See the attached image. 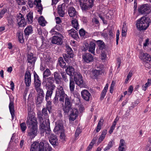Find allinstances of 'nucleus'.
<instances>
[{
  "label": "nucleus",
  "mask_w": 151,
  "mask_h": 151,
  "mask_svg": "<svg viewBox=\"0 0 151 151\" xmlns=\"http://www.w3.org/2000/svg\"><path fill=\"white\" fill-rule=\"evenodd\" d=\"M39 121L40 123V129L41 134L43 135L44 133L45 132V136L49 137L53 134L51 133L50 127V122L49 119H47L45 122L42 117H39Z\"/></svg>",
  "instance_id": "obj_1"
},
{
  "label": "nucleus",
  "mask_w": 151,
  "mask_h": 151,
  "mask_svg": "<svg viewBox=\"0 0 151 151\" xmlns=\"http://www.w3.org/2000/svg\"><path fill=\"white\" fill-rule=\"evenodd\" d=\"M150 22V21L149 18L142 17L137 21L136 27L139 30H145L148 27Z\"/></svg>",
  "instance_id": "obj_2"
},
{
  "label": "nucleus",
  "mask_w": 151,
  "mask_h": 151,
  "mask_svg": "<svg viewBox=\"0 0 151 151\" xmlns=\"http://www.w3.org/2000/svg\"><path fill=\"white\" fill-rule=\"evenodd\" d=\"M51 148L47 146L44 150V144L43 142L39 143L35 142L33 143L31 145L30 151H50Z\"/></svg>",
  "instance_id": "obj_3"
},
{
  "label": "nucleus",
  "mask_w": 151,
  "mask_h": 151,
  "mask_svg": "<svg viewBox=\"0 0 151 151\" xmlns=\"http://www.w3.org/2000/svg\"><path fill=\"white\" fill-rule=\"evenodd\" d=\"M28 127L37 126V119L35 117V114L32 112L28 113V116L26 122Z\"/></svg>",
  "instance_id": "obj_4"
},
{
  "label": "nucleus",
  "mask_w": 151,
  "mask_h": 151,
  "mask_svg": "<svg viewBox=\"0 0 151 151\" xmlns=\"http://www.w3.org/2000/svg\"><path fill=\"white\" fill-rule=\"evenodd\" d=\"M94 0H80V5L83 10L86 11L91 8L93 6Z\"/></svg>",
  "instance_id": "obj_5"
},
{
  "label": "nucleus",
  "mask_w": 151,
  "mask_h": 151,
  "mask_svg": "<svg viewBox=\"0 0 151 151\" xmlns=\"http://www.w3.org/2000/svg\"><path fill=\"white\" fill-rule=\"evenodd\" d=\"M54 81V79L53 77L44 78L42 83L46 89L50 88L52 90L54 89L55 86L53 83Z\"/></svg>",
  "instance_id": "obj_6"
},
{
  "label": "nucleus",
  "mask_w": 151,
  "mask_h": 151,
  "mask_svg": "<svg viewBox=\"0 0 151 151\" xmlns=\"http://www.w3.org/2000/svg\"><path fill=\"white\" fill-rule=\"evenodd\" d=\"M65 105L63 106V110L65 113H68L72 109V102L71 99L67 96L65 97Z\"/></svg>",
  "instance_id": "obj_7"
},
{
  "label": "nucleus",
  "mask_w": 151,
  "mask_h": 151,
  "mask_svg": "<svg viewBox=\"0 0 151 151\" xmlns=\"http://www.w3.org/2000/svg\"><path fill=\"white\" fill-rule=\"evenodd\" d=\"M138 11L140 14H147L151 12V7L147 4L142 5L139 6Z\"/></svg>",
  "instance_id": "obj_8"
},
{
  "label": "nucleus",
  "mask_w": 151,
  "mask_h": 151,
  "mask_svg": "<svg viewBox=\"0 0 151 151\" xmlns=\"http://www.w3.org/2000/svg\"><path fill=\"white\" fill-rule=\"evenodd\" d=\"M55 95H56V96L60 97L59 101H62L63 103L64 102L65 97L67 96L65 93L63 88L62 86L60 85L58 86L57 88Z\"/></svg>",
  "instance_id": "obj_9"
},
{
  "label": "nucleus",
  "mask_w": 151,
  "mask_h": 151,
  "mask_svg": "<svg viewBox=\"0 0 151 151\" xmlns=\"http://www.w3.org/2000/svg\"><path fill=\"white\" fill-rule=\"evenodd\" d=\"M66 50L68 54H63V57L65 61L68 63L70 61V58L73 57V54L72 49L69 46H66Z\"/></svg>",
  "instance_id": "obj_10"
},
{
  "label": "nucleus",
  "mask_w": 151,
  "mask_h": 151,
  "mask_svg": "<svg viewBox=\"0 0 151 151\" xmlns=\"http://www.w3.org/2000/svg\"><path fill=\"white\" fill-rule=\"evenodd\" d=\"M29 129L28 131L27 136L31 139L34 138L37 135V126L28 127Z\"/></svg>",
  "instance_id": "obj_11"
},
{
  "label": "nucleus",
  "mask_w": 151,
  "mask_h": 151,
  "mask_svg": "<svg viewBox=\"0 0 151 151\" xmlns=\"http://www.w3.org/2000/svg\"><path fill=\"white\" fill-rule=\"evenodd\" d=\"M74 80L76 83L80 87L82 86L83 81L82 75L79 73H76L74 76Z\"/></svg>",
  "instance_id": "obj_12"
},
{
  "label": "nucleus",
  "mask_w": 151,
  "mask_h": 151,
  "mask_svg": "<svg viewBox=\"0 0 151 151\" xmlns=\"http://www.w3.org/2000/svg\"><path fill=\"white\" fill-rule=\"evenodd\" d=\"M70 113L69 116V120L70 122L74 121L78 116V112L77 109L73 108L70 109Z\"/></svg>",
  "instance_id": "obj_13"
},
{
  "label": "nucleus",
  "mask_w": 151,
  "mask_h": 151,
  "mask_svg": "<svg viewBox=\"0 0 151 151\" xmlns=\"http://www.w3.org/2000/svg\"><path fill=\"white\" fill-rule=\"evenodd\" d=\"M24 80L26 85L27 86H29L31 83V74L30 72L27 71L24 75Z\"/></svg>",
  "instance_id": "obj_14"
},
{
  "label": "nucleus",
  "mask_w": 151,
  "mask_h": 151,
  "mask_svg": "<svg viewBox=\"0 0 151 151\" xmlns=\"http://www.w3.org/2000/svg\"><path fill=\"white\" fill-rule=\"evenodd\" d=\"M37 92L38 94L37 96L35 99L36 103L37 104L39 105L41 104L42 101L44 96V93L43 90Z\"/></svg>",
  "instance_id": "obj_15"
},
{
  "label": "nucleus",
  "mask_w": 151,
  "mask_h": 151,
  "mask_svg": "<svg viewBox=\"0 0 151 151\" xmlns=\"http://www.w3.org/2000/svg\"><path fill=\"white\" fill-rule=\"evenodd\" d=\"M81 96L82 98L84 100L88 101L90 98L91 97V93L87 90H84L81 92Z\"/></svg>",
  "instance_id": "obj_16"
},
{
  "label": "nucleus",
  "mask_w": 151,
  "mask_h": 151,
  "mask_svg": "<svg viewBox=\"0 0 151 151\" xmlns=\"http://www.w3.org/2000/svg\"><path fill=\"white\" fill-rule=\"evenodd\" d=\"M140 58L142 60L143 62H151V58L150 55L147 53H141L140 54Z\"/></svg>",
  "instance_id": "obj_17"
},
{
  "label": "nucleus",
  "mask_w": 151,
  "mask_h": 151,
  "mask_svg": "<svg viewBox=\"0 0 151 151\" xmlns=\"http://www.w3.org/2000/svg\"><path fill=\"white\" fill-rule=\"evenodd\" d=\"M84 60L87 63L92 62L93 60V56L89 53L84 54L82 56Z\"/></svg>",
  "instance_id": "obj_18"
},
{
  "label": "nucleus",
  "mask_w": 151,
  "mask_h": 151,
  "mask_svg": "<svg viewBox=\"0 0 151 151\" xmlns=\"http://www.w3.org/2000/svg\"><path fill=\"white\" fill-rule=\"evenodd\" d=\"M17 19L18 25L19 27H24L25 25V20L21 14L20 13L17 16Z\"/></svg>",
  "instance_id": "obj_19"
},
{
  "label": "nucleus",
  "mask_w": 151,
  "mask_h": 151,
  "mask_svg": "<svg viewBox=\"0 0 151 151\" xmlns=\"http://www.w3.org/2000/svg\"><path fill=\"white\" fill-rule=\"evenodd\" d=\"M9 108L10 112L11 114L12 119L14 118V99L12 98H10V103L9 104Z\"/></svg>",
  "instance_id": "obj_20"
},
{
  "label": "nucleus",
  "mask_w": 151,
  "mask_h": 151,
  "mask_svg": "<svg viewBox=\"0 0 151 151\" xmlns=\"http://www.w3.org/2000/svg\"><path fill=\"white\" fill-rule=\"evenodd\" d=\"M62 37L57 36H54L53 37L52 40V42L55 44H57L58 45H60L62 43Z\"/></svg>",
  "instance_id": "obj_21"
},
{
  "label": "nucleus",
  "mask_w": 151,
  "mask_h": 151,
  "mask_svg": "<svg viewBox=\"0 0 151 151\" xmlns=\"http://www.w3.org/2000/svg\"><path fill=\"white\" fill-rule=\"evenodd\" d=\"M66 68L65 71L67 74L70 76H75V74L76 73L78 72H75V70L73 68L72 66H66Z\"/></svg>",
  "instance_id": "obj_22"
},
{
  "label": "nucleus",
  "mask_w": 151,
  "mask_h": 151,
  "mask_svg": "<svg viewBox=\"0 0 151 151\" xmlns=\"http://www.w3.org/2000/svg\"><path fill=\"white\" fill-rule=\"evenodd\" d=\"M69 35L75 40H77L78 39V32L73 29H72L68 31Z\"/></svg>",
  "instance_id": "obj_23"
},
{
  "label": "nucleus",
  "mask_w": 151,
  "mask_h": 151,
  "mask_svg": "<svg viewBox=\"0 0 151 151\" xmlns=\"http://www.w3.org/2000/svg\"><path fill=\"white\" fill-rule=\"evenodd\" d=\"M107 131L106 129H104L102 130L101 134L98 139V144L101 142L105 139L106 135L107 134Z\"/></svg>",
  "instance_id": "obj_24"
},
{
  "label": "nucleus",
  "mask_w": 151,
  "mask_h": 151,
  "mask_svg": "<svg viewBox=\"0 0 151 151\" xmlns=\"http://www.w3.org/2000/svg\"><path fill=\"white\" fill-rule=\"evenodd\" d=\"M68 12L69 16L71 17H74L77 14V12L73 7L68 8Z\"/></svg>",
  "instance_id": "obj_25"
},
{
  "label": "nucleus",
  "mask_w": 151,
  "mask_h": 151,
  "mask_svg": "<svg viewBox=\"0 0 151 151\" xmlns=\"http://www.w3.org/2000/svg\"><path fill=\"white\" fill-rule=\"evenodd\" d=\"M125 142L123 139L120 140L119 147V151H125Z\"/></svg>",
  "instance_id": "obj_26"
},
{
  "label": "nucleus",
  "mask_w": 151,
  "mask_h": 151,
  "mask_svg": "<svg viewBox=\"0 0 151 151\" xmlns=\"http://www.w3.org/2000/svg\"><path fill=\"white\" fill-rule=\"evenodd\" d=\"M48 138L49 141L52 145H54L56 144L58 141L57 137L53 134L51 136H50Z\"/></svg>",
  "instance_id": "obj_27"
},
{
  "label": "nucleus",
  "mask_w": 151,
  "mask_h": 151,
  "mask_svg": "<svg viewBox=\"0 0 151 151\" xmlns=\"http://www.w3.org/2000/svg\"><path fill=\"white\" fill-rule=\"evenodd\" d=\"M47 90L45 96V100L47 101L49 99V98H51L54 89L52 90L50 88L46 89Z\"/></svg>",
  "instance_id": "obj_28"
},
{
  "label": "nucleus",
  "mask_w": 151,
  "mask_h": 151,
  "mask_svg": "<svg viewBox=\"0 0 151 151\" xmlns=\"http://www.w3.org/2000/svg\"><path fill=\"white\" fill-rule=\"evenodd\" d=\"M27 60L28 63H32L35 62L36 60V58L33 56V54L32 53H30L27 56Z\"/></svg>",
  "instance_id": "obj_29"
},
{
  "label": "nucleus",
  "mask_w": 151,
  "mask_h": 151,
  "mask_svg": "<svg viewBox=\"0 0 151 151\" xmlns=\"http://www.w3.org/2000/svg\"><path fill=\"white\" fill-rule=\"evenodd\" d=\"M95 44L92 42H90L89 47L88 51L94 55Z\"/></svg>",
  "instance_id": "obj_30"
},
{
  "label": "nucleus",
  "mask_w": 151,
  "mask_h": 151,
  "mask_svg": "<svg viewBox=\"0 0 151 151\" xmlns=\"http://www.w3.org/2000/svg\"><path fill=\"white\" fill-rule=\"evenodd\" d=\"M41 82L40 81H34V86L37 91L43 90L42 89H41L40 88V86L41 85Z\"/></svg>",
  "instance_id": "obj_31"
},
{
  "label": "nucleus",
  "mask_w": 151,
  "mask_h": 151,
  "mask_svg": "<svg viewBox=\"0 0 151 151\" xmlns=\"http://www.w3.org/2000/svg\"><path fill=\"white\" fill-rule=\"evenodd\" d=\"M108 87V84H106L104 89L103 90L101 93V96L100 98V99L101 100H103L105 97L106 95V93L107 91Z\"/></svg>",
  "instance_id": "obj_32"
},
{
  "label": "nucleus",
  "mask_w": 151,
  "mask_h": 151,
  "mask_svg": "<svg viewBox=\"0 0 151 151\" xmlns=\"http://www.w3.org/2000/svg\"><path fill=\"white\" fill-rule=\"evenodd\" d=\"M33 30L32 27L29 26L27 27L24 30V32L26 35H29L31 34Z\"/></svg>",
  "instance_id": "obj_33"
},
{
  "label": "nucleus",
  "mask_w": 151,
  "mask_h": 151,
  "mask_svg": "<svg viewBox=\"0 0 151 151\" xmlns=\"http://www.w3.org/2000/svg\"><path fill=\"white\" fill-rule=\"evenodd\" d=\"M58 64L62 68H66V63L62 57H60L58 60Z\"/></svg>",
  "instance_id": "obj_34"
},
{
  "label": "nucleus",
  "mask_w": 151,
  "mask_h": 151,
  "mask_svg": "<svg viewBox=\"0 0 151 151\" xmlns=\"http://www.w3.org/2000/svg\"><path fill=\"white\" fill-rule=\"evenodd\" d=\"M97 44L100 50L104 49L105 48V45L104 42L101 40H99L96 41Z\"/></svg>",
  "instance_id": "obj_35"
},
{
  "label": "nucleus",
  "mask_w": 151,
  "mask_h": 151,
  "mask_svg": "<svg viewBox=\"0 0 151 151\" xmlns=\"http://www.w3.org/2000/svg\"><path fill=\"white\" fill-rule=\"evenodd\" d=\"M102 119H101L99 121L97 127L95 129V130H96V132H99L101 129V127L103 124Z\"/></svg>",
  "instance_id": "obj_36"
},
{
  "label": "nucleus",
  "mask_w": 151,
  "mask_h": 151,
  "mask_svg": "<svg viewBox=\"0 0 151 151\" xmlns=\"http://www.w3.org/2000/svg\"><path fill=\"white\" fill-rule=\"evenodd\" d=\"M58 13L59 15L61 17H63L65 14V12L62 8V5H59L58 9Z\"/></svg>",
  "instance_id": "obj_37"
},
{
  "label": "nucleus",
  "mask_w": 151,
  "mask_h": 151,
  "mask_svg": "<svg viewBox=\"0 0 151 151\" xmlns=\"http://www.w3.org/2000/svg\"><path fill=\"white\" fill-rule=\"evenodd\" d=\"M38 22L39 24L42 26H45L46 23V21L45 20L44 18L42 16H41L38 19Z\"/></svg>",
  "instance_id": "obj_38"
},
{
  "label": "nucleus",
  "mask_w": 151,
  "mask_h": 151,
  "mask_svg": "<svg viewBox=\"0 0 151 151\" xmlns=\"http://www.w3.org/2000/svg\"><path fill=\"white\" fill-rule=\"evenodd\" d=\"M151 79H148L147 83H146L145 85H144L142 86V89L144 91H145L146 90L147 88L149 87L151 85Z\"/></svg>",
  "instance_id": "obj_39"
},
{
  "label": "nucleus",
  "mask_w": 151,
  "mask_h": 151,
  "mask_svg": "<svg viewBox=\"0 0 151 151\" xmlns=\"http://www.w3.org/2000/svg\"><path fill=\"white\" fill-rule=\"evenodd\" d=\"M72 23L73 27L77 30L79 29V25L78 21L76 19H74L72 21Z\"/></svg>",
  "instance_id": "obj_40"
},
{
  "label": "nucleus",
  "mask_w": 151,
  "mask_h": 151,
  "mask_svg": "<svg viewBox=\"0 0 151 151\" xmlns=\"http://www.w3.org/2000/svg\"><path fill=\"white\" fill-rule=\"evenodd\" d=\"M70 90L71 91H73L74 90L75 83L73 81L72 78L70 77Z\"/></svg>",
  "instance_id": "obj_41"
},
{
  "label": "nucleus",
  "mask_w": 151,
  "mask_h": 151,
  "mask_svg": "<svg viewBox=\"0 0 151 151\" xmlns=\"http://www.w3.org/2000/svg\"><path fill=\"white\" fill-rule=\"evenodd\" d=\"M17 36L19 42L21 43H23L24 42V40L23 39L22 32H18L17 33Z\"/></svg>",
  "instance_id": "obj_42"
},
{
  "label": "nucleus",
  "mask_w": 151,
  "mask_h": 151,
  "mask_svg": "<svg viewBox=\"0 0 151 151\" xmlns=\"http://www.w3.org/2000/svg\"><path fill=\"white\" fill-rule=\"evenodd\" d=\"M51 74V72L49 69L47 68L44 72L43 74V78L50 76Z\"/></svg>",
  "instance_id": "obj_43"
},
{
  "label": "nucleus",
  "mask_w": 151,
  "mask_h": 151,
  "mask_svg": "<svg viewBox=\"0 0 151 151\" xmlns=\"http://www.w3.org/2000/svg\"><path fill=\"white\" fill-rule=\"evenodd\" d=\"M106 52L107 51L105 50H102L101 51V56L102 60H105L106 59V58H107L106 53Z\"/></svg>",
  "instance_id": "obj_44"
},
{
  "label": "nucleus",
  "mask_w": 151,
  "mask_h": 151,
  "mask_svg": "<svg viewBox=\"0 0 151 151\" xmlns=\"http://www.w3.org/2000/svg\"><path fill=\"white\" fill-rule=\"evenodd\" d=\"M63 128V126L62 125L60 124H56V126L54 129V131L55 132L57 133L58 132L62 129Z\"/></svg>",
  "instance_id": "obj_45"
},
{
  "label": "nucleus",
  "mask_w": 151,
  "mask_h": 151,
  "mask_svg": "<svg viewBox=\"0 0 151 151\" xmlns=\"http://www.w3.org/2000/svg\"><path fill=\"white\" fill-rule=\"evenodd\" d=\"M34 5L36 6L39 9L38 11H40L42 10V7L41 4L40 3H38L37 1L35 0L34 2Z\"/></svg>",
  "instance_id": "obj_46"
},
{
  "label": "nucleus",
  "mask_w": 151,
  "mask_h": 151,
  "mask_svg": "<svg viewBox=\"0 0 151 151\" xmlns=\"http://www.w3.org/2000/svg\"><path fill=\"white\" fill-rule=\"evenodd\" d=\"M47 108H43L42 110V116H43L44 115L45 117V121H44V122H45V120L47 119H48V116L47 115Z\"/></svg>",
  "instance_id": "obj_47"
},
{
  "label": "nucleus",
  "mask_w": 151,
  "mask_h": 151,
  "mask_svg": "<svg viewBox=\"0 0 151 151\" xmlns=\"http://www.w3.org/2000/svg\"><path fill=\"white\" fill-rule=\"evenodd\" d=\"M27 17L28 23H31L32 22V13L31 12L29 13L27 15Z\"/></svg>",
  "instance_id": "obj_48"
},
{
  "label": "nucleus",
  "mask_w": 151,
  "mask_h": 151,
  "mask_svg": "<svg viewBox=\"0 0 151 151\" xmlns=\"http://www.w3.org/2000/svg\"><path fill=\"white\" fill-rule=\"evenodd\" d=\"M54 76L55 79L57 82H58L61 78L59 74L57 72L54 73Z\"/></svg>",
  "instance_id": "obj_49"
},
{
  "label": "nucleus",
  "mask_w": 151,
  "mask_h": 151,
  "mask_svg": "<svg viewBox=\"0 0 151 151\" xmlns=\"http://www.w3.org/2000/svg\"><path fill=\"white\" fill-rule=\"evenodd\" d=\"M113 145V143L112 141L109 142L107 146L104 149V150L106 151L109 150L111 147H112Z\"/></svg>",
  "instance_id": "obj_50"
},
{
  "label": "nucleus",
  "mask_w": 151,
  "mask_h": 151,
  "mask_svg": "<svg viewBox=\"0 0 151 151\" xmlns=\"http://www.w3.org/2000/svg\"><path fill=\"white\" fill-rule=\"evenodd\" d=\"M7 8H4L0 12V19L2 18L4 14L7 12Z\"/></svg>",
  "instance_id": "obj_51"
},
{
  "label": "nucleus",
  "mask_w": 151,
  "mask_h": 151,
  "mask_svg": "<svg viewBox=\"0 0 151 151\" xmlns=\"http://www.w3.org/2000/svg\"><path fill=\"white\" fill-rule=\"evenodd\" d=\"M55 29L59 31H62L63 28L61 24H59L56 25L55 27Z\"/></svg>",
  "instance_id": "obj_52"
},
{
  "label": "nucleus",
  "mask_w": 151,
  "mask_h": 151,
  "mask_svg": "<svg viewBox=\"0 0 151 151\" xmlns=\"http://www.w3.org/2000/svg\"><path fill=\"white\" fill-rule=\"evenodd\" d=\"M60 73L63 80L65 82H68V80L67 78L66 74V73L64 72H62Z\"/></svg>",
  "instance_id": "obj_53"
},
{
  "label": "nucleus",
  "mask_w": 151,
  "mask_h": 151,
  "mask_svg": "<svg viewBox=\"0 0 151 151\" xmlns=\"http://www.w3.org/2000/svg\"><path fill=\"white\" fill-rule=\"evenodd\" d=\"M20 126L22 131V132H24L27 129V127L25 123L23 122L21 123L20 124Z\"/></svg>",
  "instance_id": "obj_54"
},
{
  "label": "nucleus",
  "mask_w": 151,
  "mask_h": 151,
  "mask_svg": "<svg viewBox=\"0 0 151 151\" xmlns=\"http://www.w3.org/2000/svg\"><path fill=\"white\" fill-rule=\"evenodd\" d=\"M50 33L52 35H58L59 36L62 37V38L63 37V36L62 35L59 33L56 32L55 31V29H52L50 31Z\"/></svg>",
  "instance_id": "obj_55"
},
{
  "label": "nucleus",
  "mask_w": 151,
  "mask_h": 151,
  "mask_svg": "<svg viewBox=\"0 0 151 151\" xmlns=\"http://www.w3.org/2000/svg\"><path fill=\"white\" fill-rule=\"evenodd\" d=\"M101 70L99 69L98 70H94L93 71V75L95 76H98L100 73V71H101Z\"/></svg>",
  "instance_id": "obj_56"
},
{
  "label": "nucleus",
  "mask_w": 151,
  "mask_h": 151,
  "mask_svg": "<svg viewBox=\"0 0 151 151\" xmlns=\"http://www.w3.org/2000/svg\"><path fill=\"white\" fill-rule=\"evenodd\" d=\"M132 72H129L127 76L126 79L125 81V83H127L129 79L132 76Z\"/></svg>",
  "instance_id": "obj_57"
},
{
  "label": "nucleus",
  "mask_w": 151,
  "mask_h": 151,
  "mask_svg": "<svg viewBox=\"0 0 151 151\" xmlns=\"http://www.w3.org/2000/svg\"><path fill=\"white\" fill-rule=\"evenodd\" d=\"M115 82H114V81H113L110 88V91L111 93H112L113 91L114 87L115 85Z\"/></svg>",
  "instance_id": "obj_58"
},
{
  "label": "nucleus",
  "mask_w": 151,
  "mask_h": 151,
  "mask_svg": "<svg viewBox=\"0 0 151 151\" xmlns=\"http://www.w3.org/2000/svg\"><path fill=\"white\" fill-rule=\"evenodd\" d=\"M151 62H143L145 67L148 68L150 69L151 68V65L150 63Z\"/></svg>",
  "instance_id": "obj_59"
},
{
  "label": "nucleus",
  "mask_w": 151,
  "mask_h": 151,
  "mask_svg": "<svg viewBox=\"0 0 151 151\" xmlns=\"http://www.w3.org/2000/svg\"><path fill=\"white\" fill-rule=\"evenodd\" d=\"M59 96H55L53 99V103L54 104L56 105L58 103V97Z\"/></svg>",
  "instance_id": "obj_60"
},
{
  "label": "nucleus",
  "mask_w": 151,
  "mask_h": 151,
  "mask_svg": "<svg viewBox=\"0 0 151 151\" xmlns=\"http://www.w3.org/2000/svg\"><path fill=\"white\" fill-rule=\"evenodd\" d=\"M81 129H80L79 128H78L76 131L75 134V136L76 137H78L79 134L81 133Z\"/></svg>",
  "instance_id": "obj_61"
},
{
  "label": "nucleus",
  "mask_w": 151,
  "mask_h": 151,
  "mask_svg": "<svg viewBox=\"0 0 151 151\" xmlns=\"http://www.w3.org/2000/svg\"><path fill=\"white\" fill-rule=\"evenodd\" d=\"M51 102L49 101H47V103L46 104L47 108L48 109V110L50 111V109H51Z\"/></svg>",
  "instance_id": "obj_62"
},
{
  "label": "nucleus",
  "mask_w": 151,
  "mask_h": 151,
  "mask_svg": "<svg viewBox=\"0 0 151 151\" xmlns=\"http://www.w3.org/2000/svg\"><path fill=\"white\" fill-rule=\"evenodd\" d=\"M8 23L9 25H12L14 23L13 20L11 17H9L7 19Z\"/></svg>",
  "instance_id": "obj_63"
},
{
  "label": "nucleus",
  "mask_w": 151,
  "mask_h": 151,
  "mask_svg": "<svg viewBox=\"0 0 151 151\" xmlns=\"http://www.w3.org/2000/svg\"><path fill=\"white\" fill-rule=\"evenodd\" d=\"M34 81H40V80L39 77L37 74L35 72L34 74Z\"/></svg>",
  "instance_id": "obj_64"
}]
</instances>
